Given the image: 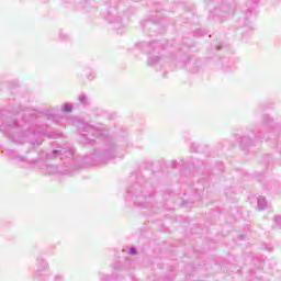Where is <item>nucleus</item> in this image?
<instances>
[{
    "mask_svg": "<svg viewBox=\"0 0 281 281\" xmlns=\"http://www.w3.org/2000/svg\"><path fill=\"white\" fill-rule=\"evenodd\" d=\"M81 135L86 137V144H93L95 139L91 137H106V130L103 127H95L91 124H83L79 126Z\"/></svg>",
    "mask_w": 281,
    "mask_h": 281,
    "instance_id": "nucleus-1",
    "label": "nucleus"
},
{
    "mask_svg": "<svg viewBox=\"0 0 281 281\" xmlns=\"http://www.w3.org/2000/svg\"><path fill=\"white\" fill-rule=\"evenodd\" d=\"M148 198L144 194V191H142V187L139 184H136L132 187L127 191L126 200L127 201H134L135 205H142L143 207H148V204L144 203Z\"/></svg>",
    "mask_w": 281,
    "mask_h": 281,
    "instance_id": "nucleus-2",
    "label": "nucleus"
},
{
    "mask_svg": "<svg viewBox=\"0 0 281 281\" xmlns=\"http://www.w3.org/2000/svg\"><path fill=\"white\" fill-rule=\"evenodd\" d=\"M76 149L72 147H58V149H54L52 153L46 154V159H69V157H74Z\"/></svg>",
    "mask_w": 281,
    "mask_h": 281,
    "instance_id": "nucleus-3",
    "label": "nucleus"
},
{
    "mask_svg": "<svg viewBox=\"0 0 281 281\" xmlns=\"http://www.w3.org/2000/svg\"><path fill=\"white\" fill-rule=\"evenodd\" d=\"M115 153H117V147L113 144L108 145L103 151V159H114Z\"/></svg>",
    "mask_w": 281,
    "mask_h": 281,
    "instance_id": "nucleus-4",
    "label": "nucleus"
},
{
    "mask_svg": "<svg viewBox=\"0 0 281 281\" xmlns=\"http://www.w3.org/2000/svg\"><path fill=\"white\" fill-rule=\"evenodd\" d=\"M257 205H258V210H267V199L260 195L257 199Z\"/></svg>",
    "mask_w": 281,
    "mask_h": 281,
    "instance_id": "nucleus-5",
    "label": "nucleus"
},
{
    "mask_svg": "<svg viewBox=\"0 0 281 281\" xmlns=\"http://www.w3.org/2000/svg\"><path fill=\"white\" fill-rule=\"evenodd\" d=\"M46 171L48 172V175H56V172H58V167L57 166L47 165L46 166Z\"/></svg>",
    "mask_w": 281,
    "mask_h": 281,
    "instance_id": "nucleus-6",
    "label": "nucleus"
},
{
    "mask_svg": "<svg viewBox=\"0 0 281 281\" xmlns=\"http://www.w3.org/2000/svg\"><path fill=\"white\" fill-rule=\"evenodd\" d=\"M34 135V137H37L36 139H35V144L37 145V146H41V144H43V136L40 134V133H35V134H33Z\"/></svg>",
    "mask_w": 281,
    "mask_h": 281,
    "instance_id": "nucleus-7",
    "label": "nucleus"
},
{
    "mask_svg": "<svg viewBox=\"0 0 281 281\" xmlns=\"http://www.w3.org/2000/svg\"><path fill=\"white\" fill-rule=\"evenodd\" d=\"M11 157H12V159H14L15 161H25V158H23L22 156L16 155L15 151H11Z\"/></svg>",
    "mask_w": 281,
    "mask_h": 281,
    "instance_id": "nucleus-8",
    "label": "nucleus"
},
{
    "mask_svg": "<svg viewBox=\"0 0 281 281\" xmlns=\"http://www.w3.org/2000/svg\"><path fill=\"white\" fill-rule=\"evenodd\" d=\"M41 265H42V267L38 268V271H43L44 269H47V267H48L47 261H45V259H42Z\"/></svg>",
    "mask_w": 281,
    "mask_h": 281,
    "instance_id": "nucleus-9",
    "label": "nucleus"
},
{
    "mask_svg": "<svg viewBox=\"0 0 281 281\" xmlns=\"http://www.w3.org/2000/svg\"><path fill=\"white\" fill-rule=\"evenodd\" d=\"M48 137H50V139H58V137H60V134L52 132L48 134Z\"/></svg>",
    "mask_w": 281,
    "mask_h": 281,
    "instance_id": "nucleus-10",
    "label": "nucleus"
},
{
    "mask_svg": "<svg viewBox=\"0 0 281 281\" xmlns=\"http://www.w3.org/2000/svg\"><path fill=\"white\" fill-rule=\"evenodd\" d=\"M130 255H131V256H137V248L131 247V248H130Z\"/></svg>",
    "mask_w": 281,
    "mask_h": 281,
    "instance_id": "nucleus-11",
    "label": "nucleus"
},
{
    "mask_svg": "<svg viewBox=\"0 0 281 281\" xmlns=\"http://www.w3.org/2000/svg\"><path fill=\"white\" fill-rule=\"evenodd\" d=\"M71 106H64L63 108V111H64V113H71Z\"/></svg>",
    "mask_w": 281,
    "mask_h": 281,
    "instance_id": "nucleus-12",
    "label": "nucleus"
},
{
    "mask_svg": "<svg viewBox=\"0 0 281 281\" xmlns=\"http://www.w3.org/2000/svg\"><path fill=\"white\" fill-rule=\"evenodd\" d=\"M274 222L277 223V225H279V227H281V217L274 218Z\"/></svg>",
    "mask_w": 281,
    "mask_h": 281,
    "instance_id": "nucleus-13",
    "label": "nucleus"
},
{
    "mask_svg": "<svg viewBox=\"0 0 281 281\" xmlns=\"http://www.w3.org/2000/svg\"><path fill=\"white\" fill-rule=\"evenodd\" d=\"M196 148H198L196 144H193V145L191 146V150L196 151Z\"/></svg>",
    "mask_w": 281,
    "mask_h": 281,
    "instance_id": "nucleus-14",
    "label": "nucleus"
},
{
    "mask_svg": "<svg viewBox=\"0 0 281 281\" xmlns=\"http://www.w3.org/2000/svg\"><path fill=\"white\" fill-rule=\"evenodd\" d=\"M241 144H249V142H247V138L244 137V138L241 139Z\"/></svg>",
    "mask_w": 281,
    "mask_h": 281,
    "instance_id": "nucleus-15",
    "label": "nucleus"
},
{
    "mask_svg": "<svg viewBox=\"0 0 281 281\" xmlns=\"http://www.w3.org/2000/svg\"><path fill=\"white\" fill-rule=\"evenodd\" d=\"M61 279H63L61 276H56V277H55V281H59V280H61Z\"/></svg>",
    "mask_w": 281,
    "mask_h": 281,
    "instance_id": "nucleus-16",
    "label": "nucleus"
},
{
    "mask_svg": "<svg viewBox=\"0 0 281 281\" xmlns=\"http://www.w3.org/2000/svg\"><path fill=\"white\" fill-rule=\"evenodd\" d=\"M32 145H33V146H36V143L32 142Z\"/></svg>",
    "mask_w": 281,
    "mask_h": 281,
    "instance_id": "nucleus-17",
    "label": "nucleus"
}]
</instances>
